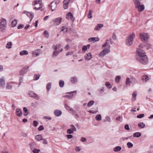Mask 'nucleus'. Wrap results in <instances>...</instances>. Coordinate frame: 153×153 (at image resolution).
Wrapping results in <instances>:
<instances>
[{
    "instance_id": "8",
    "label": "nucleus",
    "mask_w": 153,
    "mask_h": 153,
    "mask_svg": "<svg viewBox=\"0 0 153 153\" xmlns=\"http://www.w3.org/2000/svg\"><path fill=\"white\" fill-rule=\"evenodd\" d=\"M110 52L109 48L106 49H103L99 55V56L100 58H103L104 56Z\"/></svg>"
},
{
    "instance_id": "15",
    "label": "nucleus",
    "mask_w": 153,
    "mask_h": 153,
    "mask_svg": "<svg viewBox=\"0 0 153 153\" xmlns=\"http://www.w3.org/2000/svg\"><path fill=\"white\" fill-rule=\"evenodd\" d=\"M66 18L68 19H70L74 22L75 20V18H74V16L71 13H69L66 15Z\"/></svg>"
},
{
    "instance_id": "46",
    "label": "nucleus",
    "mask_w": 153,
    "mask_h": 153,
    "mask_svg": "<svg viewBox=\"0 0 153 153\" xmlns=\"http://www.w3.org/2000/svg\"><path fill=\"white\" fill-rule=\"evenodd\" d=\"M126 145L129 148H131L133 146V144L130 142H128Z\"/></svg>"
},
{
    "instance_id": "12",
    "label": "nucleus",
    "mask_w": 153,
    "mask_h": 153,
    "mask_svg": "<svg viewBox=\"0 0 153 153\" xmlns=\"http://www.w3.org/2000/svg\"><path fill=\"white\" fill-rule=\"evenodd\" d=\"M49 6L51 8L52 11L55 10L57 8V5L53 1L49 5Z\"/></svg>"
},
{
    "instance_id": "51",
    "label": "nucleus",
    "mask_w": 153,
    "mask_h": 153,
    "mask_svg": "<svg viewBox=\"0 0 153 153\" xmlns=\"http://www.w3.org/2000/svg\"><path fill=\"white\" fill-rule=\"evenodd\" d=\"M105 85L107 86V87L109 89L111 88L112 87V86L108 82H106L105 83Z\"/></svg>"
},
{
    "instance_id": "27",
    "label": "nucleus",
    "mask_w": 153,
    "mask_h": 153,
    "mask_svg": "<svg viewBox=\"0 0 153 153\" xmlns=\"http://www.w3.org/2000/svg\"><path fill=\"white\" fill-rule=\"evenodd\" d=\"M149 79L148 76L145 75H143L141 78V79L144 82H146Z\"/></svg>"
},
{
    "instance_id": "62",
    "label": "nucleus",
    "mask_w": 153,
    "mask_h": 153,
    "mask_svg": "<svg viewBox=\"0 0 153 153\" xmlns=\"http://www.w3.org/2000/svg\"><path fill=\"white\" fill-rule=\"evenodd\" d=\"M125 129L127 130H129L130 129L129 127V126L128 124L126 125L124 127Z\"/></svg>"
},
{
    "instance_id": "36",
    "label": "nucleus",
    "mask_w": 153,
    "mask_h": 153,
    "mask_svg": "<svg viewBox=\"0 0 153 153\" xmlns=\"http://www.w3.org/2000/svg\"><path fill=\"white\" fill-rule=\"evenodd\" d=\"M65 108L67 110L69 111H74V112H76V111L74 110L72 108L70 107L68 105L66 104L65 105Z\"/></svg>"
},
{
    "instance_id": "37",
    "label": "nucleus",
    "mask_w": 153,
    "mask_h": 153,
    "mask_svg": "<svg viewBox=\"0 0 153 153\" xmlns=\"http://www.w3.org/2000/svg\"><path fill=\"white\" fill-rule=\"evenodd\" d=\"M17 23V20L16 19H14L12 21L11 24L12 27H14L16 26Z\"/></svg>"
},
{
    "instance_id": "30",
    "label": "nucleus",
    "mask_w": 153,
    "mask_h": 153,
    "mask_svg": "<svg viewBox=\"0 0 153 153\" xmlns=\"http://www.w3.org/2000/svg\"><path fill=\"white\" fill-rule=\"evenodd\" d=\"M40 53V51L39 50H37L36 51L32 52L33 55L36 56H38Z\"/></svg>"
},
{
    "instance_id": "43",
    "label": "nucleus",
    "mask_w": 153,
    "mask_h": 153,
    "mask_svg": "<svg viewBox=\"0 0 153 153\" xmlns=\"http://www.w3.org/2000/svg\"><path fill=\"white\" fill-rule=\"evenodd\" d=\"M121 78V77L120 76H117L115 78V82L117 83L119 82Z\"/></svg>"
},
{
    "instance_id": "31",
    "label": "nucleus",
    "mask_w": 153,
    "mask_h": 153,
    "mask_svg": "<svg viewBox=\"0 0 153 153\" xmlns=\"http://www.w3.org/2000/svg\"><path fill=\"white\" fill-rule=\"evenodd\" d=\"M133 137H139L141 136V133L139 132H137L133 134Z\"/></svg>"
},
{
    "instance_id": "20",
    "label": "nucleus",
    "mask_w": 153,
    "mask_h": 153,
    "mask_svg": "<svg viewBox=\"0 0 153 153\" xmlns=\"http://www.w3.org/2000/svg\"><path fill=\"white\" fill-rule=\"evenodd\" d=\"M54 114L56 116L59 117L61 115L62 112L60 110H56L54 111Z\"/></svg>"
},
{
    "instance_id": "57",
    "label": "nucleus",
    "mask_w": 153,
    "mask_h": 153,
    "mask_svg": "<svg viewBox=\"0 0 153 153\" xmlns=\"http://www.w3.org/2000/svg\"><path fill=\"white\" fill-rule=\"evenodd\" d=\"M44 128L43 126L41 125L38 128V130L39 131H41L44 130Z\"/></svg>"
},
{
    "instance_id": "19",
    "label": "nucleus",
    "mask_w": 153,
    "mask_h": 153,
    "mask_svg": "<svg viewBox=\"0 0 153 153\" xmlns=\"http://www.w3.org/2000/svg\"><path fill=\"white\" fill-rule=\"evenodd\" d=\"M84 57L86 60L88 61L92 58V55L91 53H89L86 54Z\"/></svg>"
},
{
    "instance_id": "21",
    "label": "nucleus",
    "mask_w": 153,
    "mask_h": 153,
    "mask_svg": "<svg viewBox=\"0 0 153 153\" xmlns=\"http://www.w3.org/2000/svg\"><path fill=\"white\" fill-rule=\"evenodd\" d=\"M29 145L31 150L33 149L36 147V144L35 142H31L29 143Z\"/></svg>"
},
{
    "instance_id": "1",
    "label": "nucleus",
    "mask_w": 153,
    "mask_h": 153,
    "mask_svg": "<svg viewBox=\"0 0 153 153\" xmlns=\"http://www.w3.org/2000/svg\"><path fill=\"white\" fill-rule=\"evenodd\" d=\"M136 53V59L140 63L143 65L147 64L148 63V59L145 52L143 50L137 49Z\"/></svg>"
},
{
    "instance_id": "47",
    "label": "nucleus",
    "mask_w": 153,
    "mask_h": 153,
    "mask_svg": "<svg viewBox=\"0 0 153 153\" xmlns=\"http://www.w3.org/2000/svg\"><path fill=\"white\" fill-rule=\"evenodd\" d=\"M88 18L89 19H91L92 18V15L91 10H90L89 11L87 15Z\"/></svg>"
},
{
    "instance_id": "33",
    "label": "nucleus",
    "mask_w": 153,
    "mask_h": 153,
    "mask_svg": "<svg viewBox=\"0 0 153 153\" xmlns=\"http://www.w3.org/2000/svg\"><path fill=\"white\" fill-rule=\"evenodd\" d=\"M20 55L21 56L27 55L28 54V51H27L23 50L20 52Z\"/></svg>"
},
{
    "instance_id": "49",
    "label": "nucleus",
    "mask_w": 153,
    "mask_h": 153,
    "mask_svg": "<svg viewBox=\"0 0 153 153\" xmlns=\"http://www.w3.org/2000/svg\"><path fill=\"white\" fill-rule=\"evenodd\" d=\"M101 116L100 114H98L96 117V119L97 120L100 121L101 120Z\"/></svg>"
},
{
    "instance_id": "26",
    "label": "nucleus",
    "mask_w": 153,
    "mask_h": 153,
    "mask_svg": "<svg viewBox=\"0 0 153 153\" xmlns=\"http://www.w3.org/2000/svg\"><path fill=\"white\" fill-rule=\"evenodd\" d=\"M103 26V25L102 24H98L95 26L94 30H99L100 28L102 27Z\"/></svg>"
},
{
    "instance_id": "63",
    "label": "nucleus",
    "mask_w": 153,
    "mask_h": 153,
    "mask_svg": "<svg viewBox=\"0 0 153 153\" xmlns=\"http://www.w3.org/2000/svg\"><path fill=\"white\" fill-rule=\"evenodd\" d=\"M24 27V26L23 25H20L18 26V29H22Z\"/></svg>"
},
{
    "instance_id": "61",
    "label": "nucleus",
    "mask_w": 153,
    "mask_h": 153,
    "mask_svg": "<svg viewBox=\"0 0 153 153\" xmlns=\"http://www.w3.org/2000/svg\"><path fill=\"white\" fill-rule=\"evenodd\" d=\"M43 118L45 119H47L48 120H51V118L48 116H45L43 117Z\"/></svg>"
},
{
    "instance_id": "59",
    "label": "nucleus",
    "mask_w": 153,
    "mask_h": 153,
    "mask_svg": "<svg viewBox=\"0 0 153 153\" xmlns=\"http://www.w3.org/2000/svg\"><path fill=\"white\" fill-rule=\"evenodd\" d=\"M74 53V51H69L67 52L66 56H68L70 55H72Z\"/></svg>"
},
{
    "instance_id": "58",
    "label": "nucleus",
    "mask_w": 153,
    "mask_h": 153,
    "mask_svg": "<svg viewBox=\"0 0 153 153\" xmlns=\"http://www.w3.org/2000/svg\"><path fill=\"white\" fill-rule=\"evenodd\" d=\"M70 126L71 127V128L72 130H73L74 131H76V128L74 125H71Z\"/></svg>"
},
{
    "instance_id": "4",
    "label": "nucleus",
    "mask_w": 153,
    "mask_h": 153,
    "mask_svg": "<svg viewBox=\"0 0 153 153\" xmlns=\"http://www.w3.org/2000/svg\"><path fill=\"white\" fill-rule=\"evenodd\" d=\"M7 27V21L6 19L2 18L0 20V30L4 32Z\"/></svg>"
},
{
    "instance_id": "32",
    "label": "nucleus",
    "mask_w": 153,
    "mask_h": 153,
    "mask_svg": "<svg viewBox=\"0 0 153 153\" xmlns=\"http://www.w3.org/2000/svg\"><path fill=\"white\" fill-rule=\"evenodd\" d=\"M43 35L45 37L48 38L49 36V34L48 31L47 30L44 31L43 33Z\"/></svg>"
},
{
    "instance_id": "2",
    "label": "nucleus",
    "mask_w": 153,
    "mask_h": 153,
    "mask_svg": "<svg viewBox=\"0 0 153 153\" xmlns=\"http://www.w3.org/2000/svg\"><path fill=\"white\" fill-rule=\"evenodd\" d=\"M62 45L60 44H57L55 46L53 47V51L52 54V57H56L59 53L63 51V49H60Z\"/></svg>"
},
{
    "instance_id": "56",
    "label": "nucleus",
    "mask_w": 153,
    "mask_h": 153,
    "mask_svg": "<svg viewBox=\"0 0 153 153\" xmlns=\"http://www.w3.org/2000/svg\"><path fill=\"white\" fill-rule=\"evenodd\" d=\"M112 39L114 40H116L117 39V36L115 33H113L112 36Z\"/></svg>"
},
{
    "instance_id": "22",
    "label": "nucleus",
    "mask_w": 153,
    "mask_h": 153,
    "mask_svg": "<svg viewBox=\"0 0 153 153\" xmlns=\"http://www.w3.org/2000/svg\"><path fill=\"white\" fill-rule=\"evenodd\" d=\"M70 80L72 83L75 84L77 81V79L76 76H74L71 78Z\"/></svg>"
},
{
    "instance_id": "45",
    "label": "nucleus",
    "mask_w": 153,
    "mask_h": 153,
    "mask_svg": "<svg viewBox=\"0 0 153 153\" xmlns=\"http://www.w3.org/2000/svg\"><path fill=\"white\" fill-rule=\"evenodd\" d=\"M130 83H131V79H130L128 77L126 79V85H130L129 84Z\"/></svg>"
},
{
    "instance_id": "6",
    "label": "nucleus",
    "mask_w": 153,
    "mask_h": 153,
    "mask_svg": "<svg viewBox=\"0 0 153 153\" xmlns=\"http://www.w3.org/2000/svg\"><path fill=\"white\" fill-rule=\"evenodd\" d=\"M139 37L142 41L147 42L148 41L150 36L148 33H140Z\"/></svg>"
},
{
    "instance_id": "38",
    "label": "nucleus",
    "mask_w": 153,
    "mask_h": 153,
    "mask_svg": "<svg viewBox=\"0 0 153 153\" xmlns=\"http://www.w3.org/2000/svg\"><path fill=\"white\" fill-rule=\"evenodd\" d=\"M12 45V43L11 42H8L6 45V47L8 49H10L11 48Z\"/></svg>"
},
{
    "instance_id": "40",
    "label": "nucleus",
    "mask_w": 153,
    "mask_h": 153,
    "mask_svg": "<svg viewBox=\"0 0 153 153\" xmlns=\"http://www.w3.org/2000/svg\"><path fill=\"white\" fill-rule=\"evenodd\" d=\"M59 85L60 87H63L64 85V81L63 80H60L59 82Z\"/></svg>"
},
{
    "instance_id": "64",
    "label": "nucleus",
    "mask_w": 153,
    "mask_h": 153,
    "mask_svg": "<svg viewBox=\"0 0 153 153\" xmlns=\"http://www.w3.org/2000/svg\"><path fill=\"white\" fill-rule=\"evenodd\" d=\"M67 137L68 139H71L73 137V136L71 134H68L67 135Z\"/></svg>"
},
{
    "instance_id": "25",
    "label": "nucleus",
    "mask_w": 153,
    "mask_h": 153,
    "mask_svg": "<svg viewBox=\"0 0 153 153\" xmlns=\"http://www.w3.org/2000/svg\"><path fill=\"white\" fill-rule=\"evenodd\" d=\"M5 84L4 78V77H2L0 78V85L1 86H4Z\"/></svg>"
},
{
    "instance_id": "28",
    "label": "nucleus",
    "mask_w": 153,
    "mask_h": 153,
    "mask_svg": "<svg viewBox=\"0 0 153 153\" xmlns=\"http://www.w3.org/2000/svg\"><path fill=\"white\" fill-rule=\"evenodd\" d=\"M88 40L89 42H97L99 41V39L98 38H97L96 37H91L89 38Z\"/></svg>"
},
{
    "instance_id": "50",
    "label": "nucleus",
    "mask_w": 153,
    "mask_h": 153,
    "mask_svg": "<svg viewBox=\"0 0 153 153\" xmlns=\"http://www.w3.org/2000/svg\"><path fill=\"white\" fill-rule=\"evenodd\" d=\"M31 150L34 153H39L40 151V150L36 149H33Z\"/></svg>"
},
{
    "instance_id": "17",
    "label": "nucleus",
    "mask_w": 153,
    "mask_h": 153,
    "mask_svg": "<svg viewBox=\"0 0 153 153\" xmlns=\"http://www.w3.org/2000/svg\"><path fill=\"white\" fill-rule=\"evenodd\" d=\"M70 0H64L63 1V7L65 9L68 8Z\"/></svg>"
},
{
    "instance_id": "53",
    "label": "nucleus",
    "mask_w": 153,
    "mask_h": 153,
    "mask_svg": "<svg viewBox=\"0 0 153 153\" xmlns=\"http://www.w3.org/2000/svg\"><path fill=\"white\" fill-rule=\"evenodd\" d=\"M74 132L73 130H72L71 128L69 129L67 131V133L70 134L73 133Z\"/></svg>"
},
{
    "instance_id": "23",
    "label": "nucleus",
    "mask_w": 153,
    "mask_h": 153,
    "mask_svg": "<svg viewBox=\"0 0 153 153\" xmlns=\"http://www.w3.org/2000/svg\"><path fill=\"white\" fill-rule=\"evenodd\" d=\"M137 95V94L136 91H134L132 94V98L131 100L132 101H134L136 100Z\"/></svg>"
},
{
    "instance_id": "3",
    "label": "nucleus",
    "mask_w": 153,
    "mask_h": 153,
    "mask_svg": "<svg viewBox=\"0 0 153 153\" xmlns=\"http://www.w3.org/2000/svg\"><path fill=\"white\" fill-rule=\"evenodd\" d=\"M32 5L33 6H35L33 8L34 9L38 10L42 8L43 4L41 0H34L33 1Z\"/></svg>"
},
{
    "instance_id": "55",
    "label": "nucleus",
    "mask_w": 153,
    "mask_h": 153,
    "mask_svg": "<svg viewBox=\"0 0 153 153\" xmlns=\"http://www.w3.org/2000/svg\"><path fill=\"white\" fill-rule=\"evenodd\" d=\"M144 114H142L138 115L137 116V117L138 118H141L144 117Z\"/></svg>"
},
{
    "instance_id": "13",
    "label": "nucleus",
    "mask_w": 153,
    "mask_h": 153,
    "mask_svg": "<svg viewBox=\"0 0 153 153\" xmlns=\"http://www.w3.org/2000/svg\"><path fill=\"white\" fill-rule=\"evenodd\" d=\"M136 8L137 9L138 12H141L143 11L145 9V6L143 4L137 6Z\"/></svg>"
},
{
    "instance_id": "48",
    "label": "nucleus",
    "mask_w": 153,
    "mask_h": 153,
    "mask_svg": "<svg viewBox=\"0 0 153 153\" xmlns=\"http://www.w3.org/2000/svg\"><path fill=\"white\" fill-rule=\"evenodd\" d=\"M51 87V83L50 82L48 83L46 85V88L48 91L50 89Z\"/></svg>"
},
{
    "instance_id": "42",
    "label": "nucleus",
    "mask_w": 153,
    "mask_h": 153,
    "mask_svg": "<svg viewBox=\"0 0 153 153\" xmlns=\"http://www.w3.org/2000/svg\"><path fill=\"white\" fill-rule=\"evenodd\" d=\"M94 103V101H90L87 104V106L88 107H91Z\"/></svg>"
},
{
    "instance_id": "52",
    "label": "nucleus",
    "mask_w": 153,
    "mask_h": 153,
    "mask_svg": "<svg viewBox=\"0 0 153 153\" xmlns=\"http://www.w3.org/2000/svg\"><path fill=\"white\" fill-rule=\"evenodd\" d=\"M40 76L39 74H35L34 76V79L35 80H38Z\"/></svg>"
},
{
    "instance_id": "41",
    "label": "nucleus",
    "mask_w": 153,
    "mask_h": 153,
    "mask_svg": "<svg viewBox=\"0 0 153 153\" xmlns=\"http://www.w3.org/2000/svg\"><path fill=\"white\" fill-rule=\"evenodd\" d=\"M23 110L25 112V114H24V116H27L28 114V110L26 107H24L23 108Z\"/></svg>"
},
{
    "instance_id": "11",
    "label": "nucleus",
    "mask_w": 153,
    "mask_h": 153,
    "mask_svg": "<svg viewBox=\"0 0 153 153\" xmlns=\"http://www.w3.org/2000/svg\"><path fill=\"white\" fill-rule=\"evenodd\" d=\"M77 91H71L69 92H67L65 93V94H68V95H66L65 96H62L63 97L65 98L66 97H68L70 99H72L73 97V93H76Z\"/></svg>"
},
{
    "instance_id": "5",
    "label": "nucleus",
    "mask_w": 153,
    "mask_h": 153,
    "mask_svg": "<svg viewBox=\"0 0 153 153\" xmlns=\"http://www.w3.org/2000/svg\"><path fill=\"white\" fill-rule=\"evenodd\" d=\"M62 18L58 17L53 19L50 22L51 25L52 26H56L60 24L62 21Z\"/></svg>"
},
{
    "instance_id": "29",
    "label": "nucleus",
    "mask_w": 153,
    "mask_h": 153,
    "mask_svg": "<svg viewBox=\"0 0 153 153\" xmlns=\"http://www.w3.org/2000/svg\"><path fill=\"white\" fill-rule=\"evenodd\" d=\"M131 83L133 85H134L138 83L137 80L134 77L131 78Z\"/></svg>"
},
{
    "instance_id": "7",
    "label": "nucleus",
    "mask_w": 153,
    "mask_h": 153,
    "mask_svg": "<svg viewBox=\"0 0 153 153\" xmlns=\"http://www.w3.org/2000/svg\"><path fill=\"white\" fill-rule=\"evenodd\" d=\"M135 37V35L134 33L129 36L126 41V43L128 46L131 45L133 42V39Z\"/></svg>"
},
{
    "instance_id": "44",
    "label": "nucleus",
    "mask_w": 153,
    "mask_h": 153,
    "mask_svg": "<svg viewBox=\"0 0 153 153\" xmlns=\"http://www.w3.org/2000/svg\"><path fill=\"white\" fill-rule=\"evenodd\" d=\"M140 2L138 0H136L134 1V4H135V7L137 6L140 5Z\"/></svg>"
},
{
    "instance_id": "24",
    "label": "nucleus",
    "mask_w": 153,
    "mask_h": 153,
    "mask_svg": "<svg viewBox=\"0 0 153 153\" xmlns=\"http://www.w3.org/2000/svg\"><path fill=\"white\" fill-rule=\"evenodd\" d=\"M35 139L38 141H40L43 140L42 136L41 134L35 136Z\"/></svg>"
},
{
    "instance_id": "60",
    "label": "nucleus",
    "mask_w": 153,
    "mask_h": 153,
    "mask_svg": "<svg viewBox=\"0 0 153 153\" xmlns=\"http://www.w3.org/2000/svg\"><path fill=\"white\" fill-rule=\"evenodd\" d=\"M33 124L35 127H36L38 125L37 122L36 121H34L33 122Z\"/></svg>"
},
{
    "instance_id": "39",
    "label": "nucleus",
    "mask_w": 153,
    "mask_h": 153,
    "mask_svg": "<svg viewBox=\"0 0 153 153\" xmlns=\"http://www.w3.org/2000/svg\"><path fill=\"white\" fill-rule=\"evenodd\" d=\"M145 126V124L143 122H140L138 124V127L140 128H144Z\"/></svg>"
},
{
    "instance_id": "18",
    "label": "nucleus",
    "mask_w": 153,
    "mask_h": 153,
    "mask_svg": "<svg viewBox=\"0 0 153 153\" xmlns=\"http://www.w3.org/2000/svg\"><path fill=\"white\" fill-rule=\"evenodd\" d=\"M16 114L17 116L21 117L22 115V110L19 108H17L16 110Z\"/></svg>"
},
{
    "instance_id": "54",
    "label": "nucleus",
    "mask_w": 153,
    "mask_h": 153,
    "mask_svg": "<svg viewBox=\"0 0 153 153\" xmlns=\"http://www.w3.org/2000/svg\"><path fill=\"white\" fill-rule=\"evenodd\" d=\"M12 87V86L10 85L8 82L7 83V85L6 86V88L7 89H11Z\"/></svg>"
},
{
    "instance_id": "16",
    "label": "nucleus",
    "mask_w": 153,
    "mask_h": 153,
    "mask_svg": "<svg viewBox=\"0 0 153 153\" xmlns=\"http://www.w3.org/2000/svg\"><path fill=\"white\" fill-rule=\"evenodd\" d=\"M23 13L25 14L28 17L31 18V21L33 17V13L32 12L30 13L27 11H23Z\"/></svg>"
},
{
    "instance_id": "10",
    "label": "nucleus",
    "mask_w": 153,
    "mask_h": 153,
    "mask_svg": "<svg viewBox=\"0 0 153 153\" xmlns=\"http://www.w3.org/2000/svg\"><path fill=\"white\" fill-rule=\"evenodd\" d=\"M29 68V66H27L23 68L20 71L19 74L20 75H23L24 74H26Z\"/></svg>"
},
{
    "instance_id": "14",
    "label": "nucleus",
    "mask_w": 153,
    "mask_h": 153,
    "mask_svg": "<svg viewBox=\"0 0 153 153\" xmlns=\"http://www.w3.org/2000/svg\"><path fill=\"white\" fill-rule=\"evenodd\" d=\"M108 41H109L110 42L111 44L112 45L113 44L114 42L112 41V39L111 38L109 39V40H108V39L106 40L105 43L103 45H102V48L104 47L105 46H106L108 44V46H109L108 48H109L110 45L108 43Z\"/></svg>"
},
{
    "instance_id": "34",
    "label": "nucleus",
    "mask_w": 153,
    "mask_h": 153,
    "mask_svg": "<svg viewBox=\"0 0 153 153\" xmlns=\"http://www.w3.org/2000/svg\"><path fill=\"white\" fill-rule=\"evenodd\" d=\"M67 31L68 28L65 26L62 27L61 28V31L63 32L64 33H67Z\"/></svg>"
},
{
    "instance_id": "9",
    "label": "nucleus",
    "mask_w": 153,
    "mask_h": 153,
    "mask_svg": "<svg viewBox=\"0 0 153 153\" xmlns=\"http://www.w3.org/2000/svg\"><path fill=\"white\" fill-rule=\"evenodd\" d=\"M27 95L30 97L34 98L37 100H39L40 98L39 96L36 94L34 93L32 91H29Z\"/></svg>"
},
{
    "instance_id": "35",
    "label": "nucleus",
    "mask_w": 153,
    "mask_h": 153,
    "mask_svg": "<svg viewBox=\"0 0 153 153\" xmlns=\"http://www.w3.org/2000/svg\"><path fill=\"white\" fill-rule=\"evenodd\" d=\"M122 149L120 146H117L114 148V151L115 152H118L120 151Z\"/></svg>"
}]
</instances>
